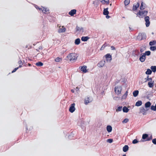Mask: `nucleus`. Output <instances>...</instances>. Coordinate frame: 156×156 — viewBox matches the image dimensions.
<instances>
[{"mask_svg":"<svg viewBox=\"0 0 156 156\" xmlns=\"http://www.w3.org/2000/svg\"><path fill=\"white\" fill-rule=\"evenodd\" d=\"M78 55L75 53L69 54L66 57L68 60L71 62L75 61L77 59Z\"/></svg>","mask_w":156,"mask_h":156,"instance_id":"obj_1","label":"nucleus"},{"mask_svg":"<svg viewBox=\"0 0 156 156\" xmlns=\"http://www.w3.org/2000/svg\"><path fill=\"white\" fill-rule=\"evenodd\" d=\"M122 88L121 86H117L115 88V92L116 94L119 95L121 93Z\"/></svg>","mask_w":156,"mask_h":156,"instance_id":"obj_2","label":"nucleus"},{"mask_svg":"<svg viewBox=\"0 0 156 156\" xmlns=\"http://www.w3.org/2000/svg\"><path fill=\"white\" fill-rule=\"evenodd\" d=\"M146 38V36L144 33L139 34L137 37V39L139 40H142L145 39Z\"/></svg>","mask_w":156,"mask_h":156,"instance_id":"obj_3","label":"nucleus"},{"mask_svg":"<svg viewBox=\"0 0 156 156\" xmlns=\"http://www.w3.org/2000/svg\"><path fill=\"white\" fill-rule=\"evenodd\" d=\"M145 20L146 22V25L147 27H148L150 24V22L149 21L150 18L148 16H146L145 18Z\"/></svg>","mask_w":156,"mask_h":156,"instance_id":"obj_4","label":"nucleus"},{"mask_svg":"<svg viewBox=\"0 0 156 156\" xmlns=\"http://www.w3.org/2000/svg\"><path fill=\"white\" fill-rule=\"evenodd\" d=\"M92 101V98H90L89 97H87L85 98L84 100V103L85 105H87L89 103L91 102Z\"/></svg>","mask_w":156,"mask_h":156,"instance_id":"obj_5","label":"nucleus"},{"mask_svg":"<svg viewBox=\"0 0 156 156\" xmlns=\"http://www.w3.org/2000/svg\"><path fill=\"white\" fill-rule=\"evenodd\" d=\"M75 104L73 103L71 105L70 107L69 108V111L71 112H73L75 110Z\"/></svg>","mask_w":156,"mask_h":156,"instance_id":"obj_6","label":"nucleus"},{"mask_svg":"<svg viewBox=\"0 0 156 156\" xmlns=\"http://www.w3.org/2000/svg\"><path fill=\"white\" fill-rule=\"evenodd\" d=\"M105 57L107 62H110L112 60V56L109 54H107L105 55Z\"/></svg>","mask_w":156,"mask_h":156,"instance_id":"obj_7","label":"nucleus"},{"mask_svg":"<svg viewBox=\"0 0 156 156\" xmlns=\"http://www.w3.org/2000/svg\"><path fill=\"white\" fill-rule=\"evenodd\" d=\"M76 31L78 32L79 33L83 32V29L82 27H79L77 26L76 28Z\"/></svg>","mask_w":156,"mask_h":156,"instance_id":"obj_8","label":"nucleus"},{"mask_svg":"<svg viewBox=\"0 0 156 156\" xmlns=\"http://www.w3.org/2000/svg\"><path fill=\"white\" fill-rule=\"evenodd\" d=\"M105 63V61L101 60L98 64L97 66L99 67H101L104 66Z\"/></svg>","mask_w":156,"mask_h":156,"instance_id":"obj_9","label":"nucleus"},{"mask_svg":"<svg viewBox=\"0 0 156 156\" xmlns=\"http://www.w3.org/2000/svg\"><path fill=\"white\" fill-rule=\"evenodd\" d=\"M146 58V56L143 54L142 55L140 56L139 60L141 62H144L145 61Z\"/></svg>","mask_w":156,"mask_h":156,"instance_id":"obj_10","label":"nucleus"},{"mask_svg":"<svg viewBox=\"0 0 156 156\" xmlns=\"http://www.w3.org/2000/svg\"><path fill=\"white\" fill-rule=\"evenodd\" d=\"M76 11L75 9L71 10L70 12H69V14L71 16H73L76 14Z\"/></svg>","mask_w":156,"mask_h":156,"instance_id":"obj_11","label":"nucleus"},{"mask_svg":"<svg viewBox=\"0 0 156 156\" xmlns=\"http://www.w3.org/2000/svg\"><path fill=\"white\" fill-rule=\"evenodd\" d=\"M66 28L64 27V26H62L61 28H59L58 30V32L59 33L64 32L66 31Z\"/></svg>","mask_w":156,"mask_h":156,"instance_id":"obj_12","label":"nucleus"},{"mask_svg":"<svg viewBox=\"0 0 156 156\" xmlns=\"http://www.w3.org/2000/svg\"><path fill=\"white\" fill-rule=\"evenodd\" d=\"M42 11L43 13L45 14H48L49 13L48 9L44 7H42Z\"/></svg>","mask_w":156,"mask_h":156,"instance_id":"obj_13","label":"nucleus"},{"mask_svg":"<svg viewBox=\"0 0 156 156\" xmlns=\"http://www.w3.org/2000/svg\"><path fill=\"white\" fill-rule=\"evenodd\" d=\"M139 6L140 2H137L136 5H133V10L134 11L136 10L139 7Z\"/></svg>","mask_w":156,"mask_h":156,"instance_id":"obj_14","label":"nucleus"},{"mask_svg":"<svg viewBox=\"0 0 156 156\" xmlns=\"http://www.w3.org/2000/svg\"><path fill=\"white\" fill-rule=\"evenodd\" d=\"M87 67L86 66H83L81 67V70L84 73H86L87 71Z\"/></svg>","mask_w":156,"mask_h":156,"instance_id":"obj_15","label":"nucleus"},{"mask_svg":"<svg viewBox=\"0 0 156 156\" xmlns=\"http://www.w3.org/2000/svg\"><path fill=\"white\" fill-rule=\"evenodd\" d=\"M108 8H107L104 9L103 11V14L105 15H108L109 13V12L108 11Z\"/></svg>","mask_w":156,"mask_h":156,"instance_id":"obj_16","label":"nucleus"},{"mask_svg":"<svg viewBox=\"0 0 156 156\" xmlns=\"http://www.w3.org/2000/svg\"><path fill=\"white\" fill-rule=\"evenodd\" d=\"M129 150V147L127 145H125L123 147V151L124 152H126Z\"/></svg>","mask_w":156,"mask_h":156,"instance_id":"obj_17","label":"nucleus"},{"mask_svg":"<svg viewBox=\"0 0 156 156\" xmlns=\"http://www.w3.org/2000/svg\"><path fill=\"white\" fill-rule=\"evenodd\" d=\"M148 137V136L147 134H143L142 135V139H143V140H147V139Z\"/></svg>","mask_w":156,"mask_h":156,"instance_id":"obj_18","label":"nucleus"},{"mask_svg":"<svg viewBox=\"0 0 156 156\" xmlns=\"http://www.w3.org/2000/svg\"><path fill=\"white\" fill-rule=\"evenodd\" d=\"M89 38V37H88V36L86 37H81V40L82 41H87L88 39Z\"/></svg>","mask_w":156,"mask_h":156,"instance_id":"obj_19","label":"nucleus"},{"mask_svg":"<svg viewBox=\"0 0 156 156\" xmlns=\"http://www.w3.org/2000/svg\"><path fill=\"white\" fill-rule=\"evenodd\" d=\"M106 129L108 132H110L112 131V128L111 126L108 125L107 126Z\"/></svg>","mask_w":156,"mask_h":156,"instance_id":"obj_20","label":"nucleus"},{"mask_svg":"<svg viewBox=\"0 0 156 156\" xmlns=\"http://www.w3.org/2000/svg\"><path fill=\"white\" fill-rule=\"evenodd\" d=\"M133 94L134 97H136L139 94V91L138 90H135L133 92Z\"/></svg>","mask_w":156,"mask_h":156,"instance_id":"obj_21","label":"nucleus"},{"mask_svg":"<svg viewBox=\"0 0 156 156\" xmlns=\"http://www.w3.org/2000/svg\"><path fill=\"white\" fill-rule=\"evenodd\" d=\"M80 42V38H78L76 39L75 41V44L76 45L79 44Z\"/></svg>","mask_w":156,"mask_h":156,"instance_id":"obj_22","label":"nucleus"},{"mask_svg":"<svg viewBox=\"0 0 156 156\" xmlns=\"http://www.w3.org/2000/svg\"><path fill=\"white\" fill-rule=\"evenodd\" d=\"M142 104V102L141 101H138L136 103L135 105L137 106H141Z\"/></svg>","mask_w":156,"mask_h":156,"instance_id":"obj_23","label":"nucleus"},{"mask_svg":"<svg viewBox=\"0 0 156 156\" xmlns=\"http://www.w3.org/2000/svg\"><path fill=\"white\" fill-rule=\"evenodd\" d=\"M123 111L124 112H128L129 109L126 106H124L122 109Z\"/></svg>","mask_w":156,"mask_h":156,"instance_id":"obj_24","label":"nucleus"},{"mask_svg":"<svg viewBox=\"0 0 156 156\" xmlns=\"http://www.w3.org/2000/svg\"><path fill=\"white\" fill-rule=\"evenodd\" d=\"M144 15V13L142 11H139L136 14L137 16H138L139 17H140V16H142Z\"/></svg>","mask_w":156,"mask_h":156,"instance_id":"obj_25","label":"nucleus"},{"mask_svg":"<svg viewBox=\"0 0 156 156\" xmlns=\"http://www.w3.org/2000/svg\"><path fill=\"white\" fill-rule=\"evenodd\" d=\"M128 94V92L127 91L125 93V94L123 95L122 97V99H125L127 97Z\"/></svg>","mask_w":156,"mask_h":156,"instance_id":"obj_26","label":"nucleus"},{"mask_svg":"<svg viewBox=\"0 0 156 156\" xmlns=\"http://www.w3.org/2000/svg\"><path fill=\"white\" fill-rule=\"evenodd\" d=\"M152 139V135H151L150 137H148V138L147 139V140H141L140 141L141 142H144L147 141H149L151 140Z\"/></svg>","mask_w":156,"mask_h":156,"instance_id":"obj_27","label":"nucleus"},{"mask_svg":"<svg viewBox=\"0 0 156 156\" xmlns=\"http://www.w3.org/2000/svg\"><path fill=\"white\" fill-rule=\"evenodd\" d=\"M154 81L153 82L151 81L149 82L148 83V85L150 87H152L154 86Z\"/></svg>","mask_w":156,"mask_h":156,"instance_id":"obj_28","label":"nucleus"},{"mask_svg":"<svg viewBox=\"0 0 156 156\" xmlns=\"http://www.w3.org/2000/svg\"><path fill=\"white\" fill-rule=\"evenodd\" d=\"M151 105V103L150 102L148 101L146 102L145 105V106L146 108L149 107Z\"/></svg>","mask_w":156,"mask_h":156,"instance_id":"obj_29","label":"nucleus"},{"mask_svg":"<svg viewBox=\"0 0 156 156\" xmlns=\"http://www.w3.org/2000/svg\"><path fill=\"white\" fill-rule=\"evenodd\" d=\"M151 69L153 72H155L156 71V66H152L151 67Z\"/></svg>","mask_w":156,"mask_h":156,"instance_id":"obj_30","label":"nucleus"},{"mask_svg":"<svg viewBox=\"0 0 156 156\" xmlns=\"http://www.w3.org/2000/svg\"><path fill=\"white\" fill-rule=\"evenodd\" d=\"M152 73V71L150 69H147V71L145 73L146 74L150 75Z\"/></svg>","mask_w":156,"mask_h":156,"instance_id":"obj_31","label":"nucleus"},{"mask_svg":"<svg viewBox=\"0 0 156 156\" xmlns=\"http://www.w3.org/2000/svg\"><path fill=\"white\" fill-rule=\"evenodd\" d=\"M156 43V41H151L149 43V45L150 46H152L153 45H154Z\"/></svg>","mask_w":156,"mask_h":156,"instance_id":"obj_32","label":"nucleus"},{"mask_svg":"<svg viewBox=\"0 0 156 156\" xmlns=\"http://www.w3.org/2000/svg\"><path fill=\"white\" fill-rule=\"evenodd\" d=\"M130 3V0H125L124 1V4L125 6H126L129 5Z\"/></svg>","mask_w":156,"mask_h":156,"instance_id":"obj_33","label":"nucleus"},{"mask_svg":"<svg viewBox=\"0 0 156 156\" xmlns=\"http://www.w3.org/2000/svg\"><path fill=\"white\" fill-rule=\"evenodd\" d=\"M151 52L150 51H146L145 53L143 54L146 56V55L149 56L150 55Z\"/></svg>","mask_w":156,"mask_h":156,"instance_id":"obj_34","label":"nucleus"},{"mask_svg":"<svg viewBox=\"0 0 156 156\" xmlns=\"http://www.w3.org/2000/svg\"><path fill=\"white\" fill-rule=\"evenodd\" d=\"M43 65V63L41 62H37L36 64V65L38 66H42Z\"/></svg>","mask_w":156,"mask_h":156,"instance_id":"obj_35","label":"nucleus"},{"mask_svg":"<svg viewBox=\"0 0 156 156\" xmlns=\"http://www.w3.org/2000/svg\"><path fill=\"white\" fill-rule=\"evenodd\" d=\"M149 76H147V78H145V80H146V82L147 81H151L152 80V78L151 77L149 78Z\"/></svg>","mask_w":156,"mask_h":156,"instance_id":"obj_36","label":"nucleus"},{"mask_svg":"<svg viewBox=\"0 0 156 156\" xmlns=\"http://www.w3.org/2000/svg\"><path fill=\"white\" fill-rule=\"evenodd\" d=\"M150 49L151 51H154L156 50V46H151L150 47Z\"/></svg>","mask_w":156,"mask_h":156,"instance_id":"obj_37","label":"nucleus"},{"mask_svg":"<svg viewBox=\"0 0 156 156\" xmlns=\"http://www.w3.org/2000/svg\"><path fill=\"white\" fill-rule=\"evenodd\" d=\"M106 46V43H105L101 47L100 49V50H104Z\"/></svg>","mask_w":156,"mask_h":156,"instance_id":"obj_38","label":"nucleus"},{"mask_svg":"<svg viewBox=\"0 0 156 156\" xmlns=\"http://www.w3.org/2000/svg\"><path fill=\"white\" fill-rule=\"evenodd\" d=\"M62 59L59 57H57L55 59V61L57 62H59L61 61Z\"/></svg>","mask_w":156,"mask_h":156,"instance_id":"obj_39","label":"nucleus"},{"mask_svg":"<svg viewBox=\"0 0 156 156\" xmlns=\"http://www.w3.org/2000/svg\"><path fill=\"white\" fill-rule=\"evenodd\" d=\"M140 9L141 10H143L144 9V7L143 6V2H142L141 3V5Z\"/></svg>","mask_w":156,"mask_h":156,"instance_id":"obj_40","label":"nucleus"},{"mask_svg":"<svg viewBox=\"0 0 156 156\" xmlns=\"http://www.w3.org/2000/svg\"><path fill=\"white\" fill-rule=\"evenodd\" d=\"M18 63L19 64V66L18 67L19 68H21L22 66V65H23V62L22 61L20 60L18 61Z\"/></svg>","mask_w":156,"mask_h":156,"instance_id":"obj_41","label":"nucleus"},{"mask_svg":"<svg viewBox=\"0 0 156 156\" xmlns=\"http://www.w3.org/2000/svg\"><path fill=\"white\" fill-rule=\"evenodd\" d=\"M151 109L152 110H153L154 111H156V107L155 106L152 105L151 107Z\"/></svg>","mask_w":156,"mask_h":156,"instance_id":"obj_42","label":"nucleus"},{"mask_svg":"<svg viewBox=\"0 0 156 156\" xmlns=\"http://www.w3.org/2000/svg\"><path fill=\"white\" fill-rule=\"evenodd\" d=\"M144 111H145V109L144 108L142 107L140 109V113H143V112H144Z\"/></svg>","mask_w":156,"mask_h":156,"instance_id":"obj_43","label":"nucleus"},{"mask_svg":"<svg viewBox=\"0 0 156 156\" xmlns=\"http://www.w3.org/2000/svg\"><path fill=\"white\" fill-rule=\"evenodd\" d=\"M122 106H119V107L117 109H116V111L117 112H118V111H120L122 110Z\"/></svg>","mask_w":156,"mask_h":156,"instance_id":"obj_44","label":"nucleus"},{"mask_svg":"<svg viewBox=\"0 0 156 156\" xmlns=\"http://www.w3.org/2000/svg\"><path fill=\"white\" fill-rule=\"evenodd\" d=\"M101 2L103 4H105V3H104L103 2H106V4L107 5H108L109 3V0H108L107 1H106L105 0H102L101 1Z\"/></svg>","mask_w":156,"mask_h":156,"instance_id":"obj_45","label":"nucleus"},{"mask_svg":"<svg viewBox=\"0 0 156 156\" xmlns=\"http://www.w3.org/2000/svg\"><path fill=\"white\" fill-rule=\"evenodd\" d=\"M129 119L127 118H126L122 121V122L123 123H127Z\"/></svg>","mask_w":156,"mask_h":156,"instance_id":"obj_46","label":"nucleus"},{"mask_svg":"<svg viewBox=\"0 0 156 156\" xmlns=\"http://www.w3.org/2000/svg\"><path fill=\"white\" fill-rule=\"evenodd\" d=\"M107 141L109 143H112L113 142V139H108L107 140Z\"/></svg>","mask_w":156,"mask_h":156,"instance_id":"obj_47","label":"nucleus"},{"mask_svg":"<svg viewBox=\"0 0 156 156\" xmlns=\"http://www.w3.org/2000/svg\"><path fill=\"white\" fill-rule=\"evenodd\" d=\"M138 141L137 140L135 139L133 141L132 143L133 144H136L137 143H138Z\"/></svg>","mask_w":156,"mask_h":156,"instance_id":"obj_48","label":"nucleus"},{"mask_svg":"<svg viewBox=\"0 0 156 156\" xmlns=\"http://www.w3.org/2000/svg\"><path fill=\"white\" fill-rule=\"evenodd\" d=\"M152 143L154 144H156V138L153 139L152 140Z\"/></svg>","mask_w":156,"mask_h":156,"instance_id":"obj_49","label":"nucleus"},{"mask_svg":"<svg viewBox=\"0 0 156 156\" xmlns=\"http://www.w3.org/2000/svg\"><path fill=\"white\" fill-rule=\"evenodd\" d=\"M142 12L144 13V16L146 15L147 13L148 12L147 11H142Z\"/></svg>","mask_w":156,"mask_h":156,"instance_id":"obj_50","label":"nucleus"},{"mask_svg":"<svg viewBox=\"0 0 156 156\" xmlns=\"http://www.w3.org/2000/svg\"><path fill=\"white\" fill-rule=\"evenodd\" d=\"M19 68V67H18L15 68L14 69L13 71H12V73H13L15 72Z\"/></svg>","mask_w":156,"mask_h":156,"instance_id":"obj_51","label":"nucleus"},{"mask_svg":"<svg viewBox=\"0 0 156 156\" xmlns=\"http://www.w3.org/2000/svg\"><path fill=\"white\" fill-rule=\"evenodd\" d=\"M36 8L37 9H38L42 11V7L41 8H40L39 7H38L37 6L36 7Z\"/></svg>","mask_w":156,"mask_h":156,"instance_id":"obj_52","label":"nucleus"},{"mask_svg":"<svg viewBox=\"0 0 156 156\" xmlns=\"http://www.w3.org/2000/svg\"><path fill=\"white\" fill-rule=\"evenodd\" d=\"M111 48L112 50H115V47L113 46H111Z\"/></svg>","mask_w":156,"mask_h":156,"instance_id":"obj_53","label":"nucleus"},{"mask_svg":"<svg viewBox=\"0 0 156 156\" xmlns=\"http://www.w3.org/2000/svg\"><path fill=\"white\" fill-rule=\"evenodd\" d=\"M142 113H143L142 114L143 115H146L147 113L146 112V111H144V112H143Z\"/></svg>","mask_w":156,"mask_h":156,"instance_id":"obj_54","label":"nucleus"},{"mask_svg":"<svg viewBox=\"0 0 156 156\" xmlns=\"http://www.w3.org/2000/svg\"><path fill=\"white\" fill-rule=\"evenodd\" d=\"M144 51V50L143 49H140V51L141 52H142Z\"/></svg>","mask_w":156,"mask_h":156,"instance_id":"obj_55","label":"nucleus"},{"mask_svg":"<svg viewBox=\"0 0 156 156\" xmlns=\"http://www.w3.org/2000/svg\"><path fill=\"white\" fill-rule=\"evenodd\" d=\"M76 90L77 91L79 90V88L78 87H76Z\"/></svg>","mask_w":156,"mask_h":156,"instance_id":"obj_56","label":"nucleus"},{"mask_svg":"<svg viewBox=\"0 0 156 156\" xmlns=\"http://www.w3.org/2000/svg\"><path fill=\"white\" fill-rule=\"evenodd\" d=\"M71 91L72 93L74 92V90L73 89L71 90Z\"/></svg>","mask_w":156,"mask_h":156,"instance_id":"obj_57","label":"nucleus"},{"mask_svg":"<svg viewBox=\"0 0 156 156\" xmlns=\"http://www.w3.org/2000/svg\"><path fill=\"white\" fill-rule=\"evenodd\" d=\"M106 17L107 18H108L109 17V16L108 15L106 16Z\"/></svg>","mask_w":156,"mask_h":156,"instance_id":"obj_58","label":"nucleus"},{"mask_svg":"<svg viewBox=\"0 0 156 156\" xmlns=\"http://www.w3.org/2000/svg\"><path fill=\"white\" fill-rule=\"evenodd\" d=\"M28 66H31V64L30 63H28Z\"/></svg>","mask_w":156,"mask_h":156,"instance_id":"obj_59","label":"nucleus"},{"mask_svg":"<svg viewBox=\"0 0 156 156\" xmlns=\"http://www.w3.org/2000/svg\"><path fill=\"white\" fill-rule=\"evenodd\" d=\"M122 156H126L125 154L123 155Z\"/></svg>","mask_w":156,"mask_h":156,"instance_id":"obj_60","label":"nucleus"},{"mask_svg":"<svg viewBox=\"0 0 156 156\" xmlns=\"http://www.w3.org/2000/svg\"><path fill=\"white\" fill-rule=\"evenodd\" d=\"M137 51L138 53H139V51L138 50H137Z\"/></svg>","mask_w":156,"mask_h":156,"instance_id":"obj_61","label":"nucleus"},{"mask_svg":"<svg viewBox=\"0 0 156 156\" xmlns=\"http://www.w3.org/2000/svg\"><path fill=\"white\" fill-rule=\"evenodd\" d=\"M58 27H59V28L60 27V26H58Z\"/></svg>","mask_w":156,"mask_h":156,"instance_id":"obj_62","label":"nucleus"},{"mask_svg":"<svg viewBox=\"0 0 156 156\" xmlns=\"http://www.w3.org/2000/svg\"><path fill=\"white\" fill-rule=\"evenodd\" d=\"M104 3H105H105H106V2H103Z\"/></svg>","mask_w":156,"mask_h":156,"instance_id":"obj_63","label":"nucleus"},{"mask_svg":"<svg viewBox=\"0 0 156 156\" xmlns=\"http://www.w3.org/2000/svg\"><path fill=\"white\" fill-rule=\"evenodd\" d=\"M112 5V4H110V5Z\"/></svg>","mask_w":156,"mask_h":156,"instance_id":"obj_64","label":"nucleus"}]
</instances>
